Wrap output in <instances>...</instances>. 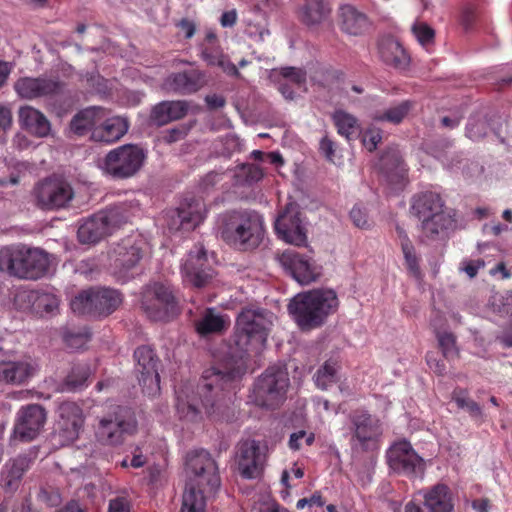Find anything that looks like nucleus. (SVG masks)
Returning a JSON list of instances; mask_svg holds the SVG:
<instances>
[{"instance_id":"obj_1","label":"nucleus","mask_w":512,"mask_h":512,"mask_svg":"<svg viewBox=\"0 0 512 512\" xmlns=\"http://www.w3.org/2000/svg\"><path fill=\"white\" fill-rule=\"evenodd\" d=\"M276 320L271 311L245 306L237 315L231 358L203 373L197 395L206 413L217 420L224 418L230 400L228 389L244 371V357L260 353Z\"/></svg>"},{"instance_id":"obj_2","label":"nucleus","mask_w":512,"mask_h":512,"mask_svg":"<svg viewBox=\"0 0 512 512\" xmlns=\"http://www.w3.org/2000/svg\"><path fill=\"white\" fill-rule=\"evenodd\" d=\"M189 480L182 495L180 512H205L206 498L220 487L215 460L205 450H195L186 457Z\"/></svg>"},{"instance_id":"obj_3","label":"nucleus","mask_w":512,"mask_h":512,"mask_svg":"<svg viewBox=\"0 0 512 512\" xmlns=\"http://www.w3.org/2000/svg\"><path fill=\"white\" fill-rule=\"evenodd\" d=\"M220 237L229 246L241 250H254L265 236L264 218L254 210H235L219 217Z\"/></svg>"},{"instance_id":"obj_4","label":"nucleus","mask_w":512,"mask_h":512,"mask_svg":"<svg viewBox=\"0 0 512 512\" xmlns=\"http://www.w3.org/2000/svg\"><path fill=\"white\" fill-rule=\"evenodd\" d=\"M49 266V254L41 248L19 243L0 249V271L9 276L37 280L48 272Z\"/></svg>"},{"instance_id":"obj_5","label":"nucleus","mask_w":512,"mask_h":512,"mask_svg":"<svg viewBox=\"0 0 512 512\" xmlns=\"http://www.w3.org/2000/svg\"><path fill=\"white\" fill-rule=\"evenodd\" d=\"M339 305L332 289H314L296 295L288 305V311L302 330L321 326Z\"/></svg>"},{"instance_id":"obj_6","label":"nucleus","mask_w":512,"mask_h":512,"mask_svg":"<svg viewBox=\"0 0 512 512\" xmlns=\"http://www.w3.org/2000/svg\"><path fill=\"white\" fill-rule=\"evenodd\" d=\"M440 194H415L411 202V213L420 221L422 233L434 238L440 232L455 229L456 212L444 209Z\"/></svg>"},{"instance_id":"obj_7","label":"nucleus","mask_w":512,"mask_h":512,"mask_svg":"<svg viewBox=\"0 0 512 512\" xmlns=\"http://www.w3.org/2000/svg\"><path fill=\"white\" fill-rule=\"evenodd\" d=\"M145 239L140 234H131L117 242L109 253L113 275L120 282H126L143 257Z\"/></svg>"},{"instance_id":"obj_8","label":"nucleus","mask_w":512,"mask_h":512,"mask_svg":"<svg viewBox=\"0 0 512 512\" xmlns=\"http://www.w3.org/2000/svg\"><path fill=\"white\" fill-rule=\"evenodd\" d=\"M122 300V295L116 289L93 287L76 295L70 306L74 313L100 317L113 313L121 305Z\"/></svg>"},{"instance_id":"obj_9","label":"nucleus","mask_w":512,"mask_h":512,"mask_svg":"<svg viewBox=\"0 0 512 512\" xmlns=\"http://www.w3.org/2000/svg\"><path fill=\"white\" fill-rule=\"evenodd\" d=\"M288 387L286 369L276 365L268 367L255 383V402L262 407L275 408L285 400Z\"/></svg>"},{"instance_id":"obj_10","label":"nucleus","mask_w":512,"mask_h":512,"mask_svg":"<svg viewBox=\"0 0 512 512\" xmlns=\"http://www.w3.org/2000/svg\"><path fill=\"white\" fill-rule=\"evenodd\" d=\"M128 221L120 208H111L94 214L78 228L77 237L82 244H95L120 228Z\"/></svg>"},{"instance_id":"obj_11","label":"nucleus","mask_w":512,"mask_h":512,"mask_svg":"<svg viewBox=\"0 0 512 512\" xmlns=\"http://www.w3.org/2000/svg\"><path fill=\"white\" fill-rule=\"evenodd\" d=\"M297 200L289 194L284 208L279 212L274 228L280 239L286 243L302 246L307 243V230Z\"/></svg>"},{"instance_id":"obj_12","label":"nucleus","mask_w":512,"mask_h":512,"mask_svg":"<svg viewBox=\"0 0 512 512\" xmlns=\"http://www.w3.org/2000/svg\"><path fill=\"white\" fill-rule=\"evenodd\" d=\"M145 157L143 149L137 145H122L106 155L104 169L115 179H127L140 171Z\"/></svg>"},{"instance_id":"obj_13","label":"nucleus","mask_w":512,"mask_h":512,"mask_svg":"<svg viewBox=\"0 0 512 512\" xmlns=\"http://www.w3.org/2000/svg\"><path fill=\"white\" fill-rule=\"evenodd\" d=\"M142 308L155 321H167L177 314V302L171 287L155 282L143 292Z\"/></svg>"},{"instance_id":"obj_14","label":"nucleus","mask_w":512,"mask_h":512,"mask_svg":"<svg viewBox=\"0 0 512 512\" xmlns=\"http://www.w3.org/2000/svg\"><path fill=\"white\" fill-rule=\"evenodd\" d=\"M137 422L134 415L126 408L118 407L113 414L102 417L96 428L97 439L106 445H119L125 435L136 431Z\"/></svg>"},{"instance_id":"obj_15","label":"nucleus","mask_w":512,"mask_h":512,"mask_svg":"<svg viewBox=\"0 0 512 512\" xmlns=\"http://www.w3.org/2000/svg\"><path fill=\"white\" fill-rule=\"evenodd\" d=\"M58 420L53 433L56 445L67 446L74 443L83 429L85 417L82 408L75 402L66 401L57 409Z\"/></svg>"},{"instance_id":"obj_16","label":"nucleus","mask_w":512,"mask_h":512,"mask_svg":"<svg viewBox=\"0 0 512 512\" xmlns=\"http://www.w3.org/2000/svg\"><path fill=\"white\" fill-rule=\"evenodd\" d=\"M389 467L396 473L409 478H422L425 472V462L411 444L405 440L396 442L387 451Z\"/></svg>"},{"instance_id":"obj_17","label":"nucleus","mask_w":512,"mask_h":512,"mask_svg":"<svg viewBox=\"0 0 512 512\" xmlns=\"http://www.w3.org/2000/svg\"><path fill=\"white\" fill-rule=\"evenodd\" d=\"M136 361L135 371L143 392L149 396L160 391V376L158 373V358L149 346H140L134 352Z\"/></svg>"},{"instance_id":"obj_18","label":"nucleus","mask_w":512,"mask_h":512,"mask_svg":"<svg viewBox=\"0 0 512 512\" xmlns=\"http://www.w3.org/2000/svg\"><path fill=\"white\" fill-rule=\"evenodd\" d=\"M181 273L183 281L194 287L205 286L213 275L207 254L202 245H196L187 254L183 264L181 265Z\"/></svg>"},{"instance_id":"obj_19","label":"nucleus","mask_w":512,"mask_h":512,"mask_svg":"<svg viewBox=\"0 0 512 512\" xmlns=\"http://www.w3.org/2000/svg\"><path fill=\"white\" fill-rule=\"evenodd\" d=\"M279 262L301 285L311 284L321 275V268L312 258L292 249L284 251L279 257Z\"/></svg>"},{"instance_id":"obj_20","label":"nucleus","mask_w":512,"mask_h":512,"mask_svg":"<svg viewBox=\"0 0 512 512\" xmlns=\"http://www.w3.org/2000/svg\"><path fill=\"white\" fill-rule=\"evenodd\" d=\"M45 422L46 412L41 405L31 404L22 407L18 412L14 436L23 441L33 440L43 429Z\"/></svg>"},{"instance_id":"obj_21","label":"nucleus","mask_w":512,"mask_h":512,"mask_svg":"<svg viewBox=\"0 0 512 512\" xmlns=\"http://www.w3.org/2000/svg\"><path fill=\"white\" fill-rule=\"evenodd\" d=\"M265 453L256 440L243 441L238 448V470L244 478L254 479L263 469Z\"/></svg>"},{"instance_id":"obj_22","label":"nucleus","mask_w":512,"mask_h":512,"mask_svg":"<svg viewBox=\"0 0 512 512\" xmlns=\"http://www.w3.org/2000/svg\"><path fill=\"white\" fill-rule=\"evenodd\" d=\"M208 209L200 194H190L177 208V216L185 230L199 226L206 218Z\"/></svg>"},{"instance_id":"obj_23","label":"nucleus","mask_w":512,"mask_h":512,"mask_svg":"<svg viewBox=\"0 0 512 512\" xmlns=\"http://www.w3.org/2000/svg\"><path fill=\"white\" fill-rule=\"evenodd\" d=\"M337 15L341 31L350 36H361L371 27L368 17L352 5L340 6Z\"/></svg>"},{"instance_id":"obj_24","label":"nucleus","mask_w":512,"mask_h":512,"mask_svg":"<svg viewBox=\"0 0 512 512\" xmlns=\"http://www.w3.org/2000/svg\"><path fill=\"white\" fill-rule=\"evenodd\" d=\"M31 458L20 454L9 459L0 472V483L6 492H14L18 489L23 475L31 466Z\"/></svg>"},{"instance_id":"obj_25","label":"nucleus","mask_w":512,"mask_h":512,"mask_svg":"<svg viewBox=\"0 0 512 512\" xmlns=\"http://www.w3.org/2000/svg\"><path fill=\"white\" fill-rule=\"evenodd\" d=\"M18 117L21 127L35 137L44 138L51 132L50 121L32 106L20 107Z\"/></svg>"},{"instance_id":"obj_26","label":"nucleus","mask_w":512,"mask_h":512,"mask_svg":"<svg viewBox=\"0 0 512 512\" xmlns=\"http://www.w3.org/2000/svg\"><path fill=\"white\" fill-rule=\"evenodd\" d=\"M419 495L426 506V512H452L453 500L449 487L438 483L433 487L420 491Z\"/></svg>"},{"instance_id":"obj_27","label":"nucleus","mask_w":512,"mask_h":512,"mask_svg":"<svg viewBox=\"0 0 512 512\" xmlns=\"http://www.w3.org/2000/svg\"><path fill=\"white\" fill-rule=\"evenodd\" d=\"M188 109L189 104L184 100L163 101L152 108L150 121L157 126H163L185 117Z\"/></svg>"},{"instance_id":"obj_28","label":"nucleus","mask_w":512,"mask_h":512,"mask_svg":"<svg viewBox=\"0 0 512 512\" xmlns=\"http://www.w3.org/2000/svg\"><path fill=\"white\" fill-rule=\"evenodd\" d=\"M204 82V75L193 70L190 72H179L168 76L164 81V88L169 92L189 94L201 88Z\"/></svg>"},{"instance_id":"obj_29","label":"nucleus","mask_w":512,"mask_h":512,"mask_svg":"<svg viewBox=\"0 0 512 512\" xmlns=\"http://www.w3.org/2000/svg\"><path fill=\"white\" fill-rule=\"evenodd\" d=\"M354 437L362 444L376 439L381 434L378 419L366 411H355L351 416Z\"/></svg>"},{"instance_id":"obj_30","label":"nucleus","mask_w":512,"mask_h":512,"mask_svg":"<svg viewBox=\"0 0 512 512\" xmlns=\"http://www.w3.org/2000/svg\"><path fill=\"white\" fill-rule=\"evenodd\" d=\"M35 371L36 366L28 361L0 362V383L23 384Z\"/></svg>"},{"instance_id":"obj_31","label":"nucleus","mask_w":512,"mask_h":512,"mask_svg":"<svg viewBox=\"0 0 512 512\" xmlns=\"http://www.w3.org/2000/svg\"><path fill=\"white\" fill-rule=\"evenodd\" d=\"M228 324L229 318L215 308H206L194 323L196 332L202 337L220 334L227 329Z\"/></svg>"},{"instance_id":"obj_32","label":"nucleus","mask_w":512,"mask_h":512,"mask_svg":"<svg viewBox=\"0 0 512 512\" xmlns=\"http://www.w3.org/2000/svg\"><path fill=\"white\" fill-rule=\"evenodd\" d=\"M104 116V109L95 106L78 112L70 121L68 136L81 137L86 135Z\"/></svg>"},{"instance_id":"obj_33","label":"nucleus","mask_w":512,"mask_h":512,"mask_svg":"<svg viewBox=\"0 0 512 512\" xmlns=\"http://www.w3.org/2000/svg\"><path fill=\"white\" fill-rule=\"evenodd\" d=\"M380 170L386 178L394 183L401 184L406 177V168L402 161L400 152L395 149H389L380 158Z\"/></svg>"},{"instance_id":"obj_34","label":"nucleus","mask_w":512,"mask_h":512,"mask_svg":"<svg viewBox=\"0 0 512 512\" xmlns=\"http://www.w3.org/2000/svg\"><path fill=\"white\" fill-rule=\"evenodd\" d=\"M176 411L179 418L186 422H197L202 418L198 399L189 393L188 387L176 390Z\"/></svg>"},{"instance_id":"obj_35","label":"nucleus","mask_w":512,"mask_h":512,"mask_svg":"<svg viewBox=\"0 0 512 512\" xmlns=\"http://www.w3.org/2000/svg\"><path fill=\"white\" fill-rule=\"evenodd\" d=\"M128 130L127 121L121 117L107 119L96 127L91 134L94 141L112 143L119 140Z\"/></svg>"},{"instance_id":"obj_36","label":"nucleus","mask_w":512,"mask_h":512,"mask_svg":"<svg viewBox=\"0 0 512 512\" xmlns=\"http://www.w3.org/2000/svg\"><path fill=\"white\" fill-rule=\"evenodd\" d=\"M331 13L328 2L323 0H306L300 11V20L308 27L319 26Z\"/></svg>"},{"instance_id":"obj_37","label":"nucleus","mask_w":512,"mask_h":512,"mask_svg":"<svg viewBox=\"0 0 512 512\" xmlns=\"http://www.w3.org/2000/svg\"><path fill=\"white\" fill-rule=\"evenodd\" d=\"M379 54L386 64L395 68H405L409 63V57L405 50L393 38H387L380 42Z\"/></svg>"},{"instance_id":"obj_38","label":"nucleus","mask_w":512,"mask_h":512,"mask_svg":"<svg viewBox=\"0 0 512 512\" xmlns=\"http://www.w3.org/2000/svg\"><path fill=\"white\" fill-rule=\"evenodd\" d=\"M77 196L87 194H36L37 205L43 210H57L61 208H79L74 205Z\"/></svg>"},{"instance_id":"obj_39","label":"nucleus","mask_w":512,"mask_h":512,"mask_svg":"<svg viewBox=\"0 0 512 512\" xmlns=\"http://www.w3.org/2000/svg\"><path fill=\"white\" fill-rule=\"evenodd\" d=\"M337 131L340 135L350 140L358 131L359 124L356 117L343 110H337L332 115Z\"/></svg>"},{"instance_id":"obj_40","label":"nucleus","mask_w":512,"mask_h":512,"mask_svg":"<svg viewBox=\"0 0 512 512\" xmlns=\"http://www.w3.org/2000/svg\"><path fill=\"white\" fill-rule=\"evenodd\" d=\"M233 178L237 186H251L263 178V171L254 164H242L235 169Z\"/></svg>"},{"instance_id":"obj_41","label":"nucleus","mask_w":512,"mask_h":512,"mask_svg":"<svg viewBox=\"0 0 512 512\" xmlns=\"http://www.w3.org/2000/svg\"><path fill=\"white\" fill-rule=\"evenodd\" d=\"M397 233L400 239L401 249L404 255L407 268L413 276L419 277L420 268L418 264V258L415 253V248L411 243L408 235L402 228L397 227Z\"/></svg>"},{"instance_id":"obj_42","label":"nucleus","mask_w":512,"mask_h":512,"mask_svg":"<svg viewBox=\"0 0 512 512\" xmlns=\"http://www.w3.org/2000/svg\"><path fill=\"white\" fill-rule=\"evenodd\" d=\"M91 374V369L87 364L75 365L65 379V386L68 391H77L86 386V382Z\"/></svg>"},{"instance_id":"obj_43","label":"nucleus","mask_w":512,"mask_h":512,"mask_svg":"<svg viewBox=\"0 0 512 512\" xmlns=\"http://www.w3.org/2000/svg\"><path fill=\"white\" fill-rule=\"evenodd\" d=\"M38 192H72V187L62 174H52L37 185Z\"/></svg>"},{"instance_id":"obj_44","label":"nucleus","mask_w":512,"mask_h":512,"mask_svg":"<svg viewBox=\"0 0 512 512\" xmlns=\"http://www.w3.org/2000/svg\"><path fill=\"white\" fill-rule=\"evenodd\" d=\"M411 108L412 103L410 101H403L396 106L388 108L383 113L376 114L374 119L399 124L407 116Z\"/></svg>"},{"instance_id":"obj_45","label":"nucleus","mask_w":512,"mask_h":512,"mask_svg":"<svg viewBox=\"0 0 512 512\" xmlns=\"http://www.w3.org/2000/svg\"><path fill=\"white\" fill-rule=\"evenodd\" d=\"M337 364L332 361H327L319 368L314 376L315 383L320 389H327L337 381Z\"/></svg>"},{"instance_id":"obj_46","label":"nucleus","mask_w":512,"mask_h":512,"mask_svg":"<svg viewBox=\"0 0 512 512\" xmlns=\"http://www.w3.org/2000/svg\"><path fill=\"white\" fill-rule=\"evenodd\" d=\"M33 307L37 312L53 313L58 309L59 299L52 293L37 292L32 294Z\"/></svg>"},{"instance_id":"obj_47","label":"nucleus","mask_w":512,"mask_h":512,"mask_svg":"<svg viewBox=\"0 0 512 512\" xmlns=\"http://www.w3.org/2000/svg\"><path fill=\"white\" fill-rule=\"evenodd\" d=\"M452 399L455 401L458 408L466 410L471 417L477 419L482 417L481 407L468 397V393L465 390H454Z\"/></svg>"},{"instance_id":"obj_48","label":"nucleus","mask_w":512,"mask_h":512,"mask_svg":"<svg viewBox=\"0 0 512 512\" xmlns=\"http://www.w3.org/2000/svg\"><path fill=\"white\" fill-rule=\"evenodd\" d=\"M63 86L57 78L38 77L37 98L56 96L62 92Z\"/></svg>"},{"instance_id":"obj_49","label":"nucleus","mask_w":512,"mask_h":512,"mask_svg":"<svg viewBox=\"0 0 512 512\" xmlns=\"http://www.w3.org/2000/svg\"><path fill=\"white\" fill-rule=\"evenodd\" d=\"M14 88L20 97L35 99L38 93V77L20 78L15 82Z\"/></svg>"},{"instance_id":"obj_50","label":"nucleus","mask_w":512,"mask_h":512,"mask_svg":"<svg viewBox=\"0 0 512 512\" xmlns=\"http://www.w3.org/2000/svg\"><path fill=\"white\" fill-rule=\"evenodd\" d=\"M246 33L249 37L258 38L263 41L269 35L266 20L261 14H257L255 19H249L247 22Z\"/></svg>"},{"instance_id":"obj_51","label":"nucleus","mask_w":512,"mask_h":512,"mask_svg":"<svg viewBox=\"0 0 512 512\" xmlns=\"http://www.w3.org/2000/svg\"><path fill=\"white\" fill-rule=\"evenodd\" d=\"M91 338V334L87 329L77 332H67L64 334L66 346L71 350H79L84 348Z\"/></svg>"},{"instance_id":"obj_52","label":"nucleus","mask_w":512,"mask_h":512,"mask_svg":"<svg viewBox=\"0 0 512 512\" xmlns=\"http://www.w3.org/2000/svg\"><path fill=\"white\" fill-rule=\"evenodd\" d=\"M439 346L445 358H453L457 356L456 338L449 332H437L436 334Z\"/></svg>"},{"instance_id":"obj_53","label":"nucleus","mask_w":512,"mask_h":512,"mask_svg":"<svg viewBox=\"0 0 512 512\" xmlns=\"http://www.w3.org/2000/svg\"><path fill=\"white\" fill-rule=\"evenodd\" d=\"M413 34L417 38L418 42L425 46L433 42L435 32L434 30L424 23L415 24L412 27Z\"/></svg>"},{"instance_id":"obj_54","label":"nucleus","mask_w":512,"mask_h":512,"mask_svg":"<svg viewBox=\"0 0 512 512\" xmlns=\"http://www.w3.org/2000/svg\"><path fill=\"white\" fill-rule=\"evenodd\" d=\"M280 74L283 78L299 87L304 86L306 83V72L301 68L283 67L280 69Z\"/></svg>"},{"instance_id":"obj_55","label":"nucleus","mask_w":512,"mask_h":512,"mask_svg":"<svg viewBox=\"0 0 512 512\" xmlns=\"http://www.w3.org/2000/svg\"><path fill=\"white\" fill-rule=\"evenodd\" d=\"M192 125L181 124L177 127L168 129L164 132L163 141L171 144L184 139L190 131Z\"/></svg>"},{"instance_id":"obj_56","label":"nucleus","mask_w":512,"mask_h":512,"mask_svg":"<svg viewBox=\"0 0 512 512\" xmlns=\"http://www.w3.org/2000/svg\"><path fill=\"white\" fill-rule=\"evenodd\" d=\"M382 140V131L378 128H369L367 129L362 138V142L364 147L372 152L377 148L378 143Z\"/></svg>"},{"instance_id":"obj_57","label":"nucleus","mask_w":512,"mask_h":512,"mask_svg":"<svg viewBox=\"0 0 512 512\" xmlns=\"http://www.w3.org/2000/svg\"><path fill=\"white\" fill-rule=\"evenodd\" d=\"M486 133L487 127L484 121L470 122L466 128V136L474 141L482 139Z\"/></svg>"},{"instance_id":"obj_58","label":"nucleus","mask_w":512,"mask_h":512,"mask_svg":"<svg viewBox=\"0 0 512 512\" xmlns=\"http://www.w3.org/2000/svg\"><path fill=\"white\" fill-rule=\"evenodd\" d=\"M223 173L216 171L208 172L199 182V188L203 191L215 189L217 184L223 180Z\"/></svg>"},{"instance_id":"obj_59","label":"nucleus","mask_w":512,"mask_h":512,"mask_svg":"<svg viewBox=\"0 0 512 512\" xmlns=\"http://www.w3.org/2000/svg\"><path fill=\"white\" fill-rule=\"evenodd\" d=\"M350 218L355 226L365 228L368 226L367 214L359 206H354L350 211Z\"/></svg>"},{"instance_id":"obj_60","label":"nucleus","mask_w":512,"mask_h":512,"mask_svg":"<svg viewBox=\"0 0 512 512\" xmlns=\"http://www.w3.org/2000/svg\"><path fill=\"white\" fill-rule=\"evenodd\" d=\"M108 512H129L128 501L123 497L110 500Z\"/></svg>"},{"instance_id":"obj_61","label":"nucleus","mask_w":512,"mask_h":512,"mask_svg":"<svg viewBox=\"0 0 512 512\" xmlns=\"http://www.w3.org/2000/svg\"><path fill=\"white\" fill-rule=\"evenodd\" d=\"M218 67H220L225 73L230 76L240 77L241 74L238 71V68L230 62L226 56H223L222 59L218 62Z\"/></svg>"},{"instance_id":"obj_62","label":"nucleus","mask_w":512,"mask_h":512,"mask_svg":"<svg viewBox=\"0 0 512 512\" xmlns=\"http://www.w3.org/2000/svg\"><path fill=\"white\" fill-rule=\"evenodd\" d=\"M324 504L322 497L320 495H313L310 498H302L299 499L296 503L297 509H303L308 506H322Z\"/></svg>"},{"instance_id":"obj_63","label":"nucleus","mask_w":512,"mask_h":512,"mask_svg":"<svg viewBox=\"0 0 512 512\" xmlns=\"http://www.w3.org/2000/svg\"><path fill=\"white\" fill-rule=\"evenodd\" d=\"M205 102L210 109H218L224 107L226 100L223 96L211 94L205 97Z\"/></svg>"},{"instance_id":"obj_64","label":"nucleus","mask_w":512,"mask_h":512,"mask_svg":"<svg viewBox=\"0 0 512 512\" xmlns=\"http://www.w3.org/2000/svg\"><path fill=\"white\" fill-rule=\"evenodd\" d=\"M132 459L130 461V466L133 467V468H140V467H143L146 462H147V459L146 457L143 455L141 449L139 447H135L134 450L132 451Z\"/></svg>"}]
</instances>
